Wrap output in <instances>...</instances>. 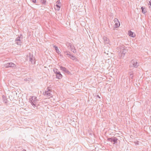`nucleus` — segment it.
I'll use <instances>...</instances> for the list:
<instances>
[{
    "mask_svg": "<svg viewBox=\"0 0 151 151\" xmlns=\"http://www.w3.org/2000/svg\"><path fill=\"white\" fill-rule=\"evenodd\" d=\"M139 65V64L137 63V60H131L129 65V68H131L132 67L137 68Z\"/></svg>",
    "mask_w": 151,
    "mask_h": 151,
    "instance_id": "f257e3e1",
    "label": "nucleus"
},
{
    "mask_svg": "<svg viewBox=\"0 0 151 151\" xmlns=\"http://www.w3.org/2000/svg\"><path fill=\"white\" fill-rule=\"evenodd\" d=\"M53 70L54 73L56 74V76L57 78L60 79L62 78L63 76L57 69L54 68L53 69Z\"/></svg>",
    "mask_w": 151,
    "mask_h": 151,
    "instance_id": "f03ea898",
    "label": "nucleus"
},
{
    "mask_svg": "<svg viewBox=\"0 0 151 151\" xmlns=\"http://www.w3.org/2000/svg\"><path fill=\"white\" fill-rule=\"evenodd\" d=\"M23 39V36L22 35H21L20 36L17 37L15 39V43L17 45H21L22 43V40Z\"/></svg>",
    "mask_w": 151,
    "mask_h": 151,
    "instance_id": "7ed1b4c3",
    "label": "nucleus"
},
{
    "mask_svg": "<svg viewBox=\"0 0 151 151\" xmlns=\"http://www.w3.org/2000/svg\"><path fill=\"white\" fill-rule=\"evenodd\" d=\"M108 141L113 142L114 144H116L117 143L118 139L115 137H113L111 138H108L107 139Z\"/></svg>",
    "mask_w": 151,
    "mask_h": 151,
    "instance_id": "20e7f679",
    "label": "nucleus"
},
{
    "mask_svg": "<svg viewBox=\"0 0 151 151\" xmlns=\"http://www.w3.org/2000/svg\"><path fill=\"white\" fill-rule=\"evenodd\" d=\"M66 45L67 46L68 48L70 49L74 53H76V51L75 47L74 48L73 50V47L71 44L70 43L67 42L66 43Z\"/></svg>",
    "mask_w": 151,
    "mask_h": 151,
    "instance_id": "39448f33",
    "label": "nucleus"
},
{
    "mask_svg": "<svg viewBox=\"0 0 151 151\" xmlns=\"http://www.w3.org/2000/svg\"><path fill=\"white\" fill-rule=\"evenodd\" d=\"M30 101L31 104L33 106H35L36 107V104H35L33 103V101H37V97L35 96H32L31 98L29 99Z\"/></svg>",
    "mask_w": 151,
    "mask_h": 151,
    "instance_id": "423d86ee",
    "label": "nucleus"
},
{
    "mask_svg": "<svg viewBox=\"0 0 151 151\" xmlns=\"http://www.w3.org/2000/svg\"><path fill=\"white\" fill-rule=\"evenodd\" d=\"M64 53L65 55L68 56V57L70 58L73 60H75L76 59V58L75 56L71 55L70 52L68 51H64Z\"/></svg>",
    "mask_w": 151,
    "mask_h": 151,
    "instance_id": "0eeeda50",
    "label": "nucleus"
},
{
    "mask_svg": "<svg viewBox=\"0 0 151 151\" xmlns=\"http://www.w3.org/2000/svg\"><path fill=\"white\" fill-rule=\"evenodd\" d=\"M47 91H45V92H43V94L44 95L46 96L47 97H52V95L49 92L51 91V90L49 89V87L47 88Z\"/></svg>",
    "mask_w": 151,
    "mask_h": 151,
    "instance_id": "6e6552de",
    "label": "nucleus"
},
{
    "mask_svg": "<svg viewBox=\"0 0 151 151\" xmlns=\"http://www.w3.org/2000/svg\"><path fill=\"white\" fill-rule=\"evenodd\" d=\"M60 69L65 73L68 74H71L70 72L66 68L64 67H63L62 66H60Z\"/></svg>",
    "mask_w": 151,
    "mask_h": 151,
    "instance_id": "1a4fd4ad",
    "label": "nucleus"
},
{
    "mask_svg": "<svg viewBox=\"0 0 151 151\" xmlns=\"http://www.w3.org/2000/svg\"><path fill=\"white\" fill-rule=\"evenodd\" d=\"M29 61L32 64H35V59L34 57H33L31 53H29Z\"/></svg>",
    "mask_w": 151,
    "mask_h": 151,
    "instance_id": "9d476101",
    "label": "nucleus"
},
{
    "mask_svg": "<svg viewBox=\"0 0 151 151\" xmlns=\"http://www.w3.org/2000/svg\"><path fill=\"white\" fill-rule=\"evenodd\" d=\"M4 66L6 68L9 67H14L16 66L15 65L12 63H7L4 65Z\"/></svg>",
    "mask_w": 151,
    "mask_h": 151,
    "instance_id": "9b49d317",
    "label": "nucleus"
},
{
    "mask_svg": "<svg viewBox=\"0 0 151 151\" xmlns=\"http://www.w3.org/2000/svg\"><path fill=\"white\" fill-rule=\"evenodd\" d=\"M127 52V50L125 49H123L122 50V53L120 54V56L121 58H123L125 54Z\"/></svg>",
    "mask_w": 151,
    "mask_h": 151,
    "instance_id": "f8f14e48",
    "label": "nucleus"
},
{
    "mask_svg": "<svg viewBox=\"0 0 151 151\" xmlns=\"http://www.w3.org/2000/svg\"><path fill=\"white\" fill-rule=\"evenodd\" d=\"M114 21L115 23V27L117 28L119 27L120 25V23L118 19L116 18H115L114 20Z\"/></svg>",
    "mask_w": 151,
    "mask_h": 151,
    "instance_id": "ddd939ff",
    "label": "nucleus"
},
{
    "mask_svg": "<svg viewBox=\"0 0 151 151\" xmlns=\"http://www.w3.org/2000/svg\"><path fill=\"white\" fill-rule=\"evenodd\" d=\"M128 34L129 35L132 37H134L135 36V35L134 33L132 32L131 31H129L128 32Z\"/></svg>",
    "mask_w": 151,
    "mask_h": 151,
    "instance_id": "4468645a",
    "label": "nucleus"
},
{
    "mask_svg": "<svg viewBox=\"0 0 151 151\" xmlns=\"http://www.w3.org/2000/svg\"><path fill=\"white\" fill-rule=\"evenodd\" d=\"M103 40L105 43L108 44L109 42V40L107 37H103Z\"/></svg>",
    "mask_w": 151,
    "mask_h": 151,
    "instance_id": "2eb2a0df",
    "label": "nucleus"
},
{
    "mask_svg": "<svg viewBox=\"0 0 151 151\" xmlns=\"http://www.w3.org/2000/svg\"><path fill=\"white\" fill-rule=\"evenodd\" d=\"M2 97H3V102L6 104L7 103V100L6 97H5L4 96H3Z\"/></svg>",
    "mask_w": 151,
    "mask_h": 151,
    "instance_id": "dca6fc26",
    "label": "nucleus"
},
{
    "mask_svg": "<svg viewBox=\"0 0 151 151\" xmlns=\"http://www.w3.org/2000/svg\"><path fill=\"white\" fill-rule=\"evenodd\" d=\"M54 47L55 48L56 52L59 54L60 52L58 47L55 46Z\"/></svg>",
    "mask_w": 151,
    "mask_h": 151,
    "instance_id": "f3484780",
    "label": "nucleus"
},
{
    "mask_svg": "<svg viewBox=\"0 0 151 151\" xmlns=\"http://www.w3.org/2000/svg\"><path fill=\"white\" fill-rule=\"evenodd\" d=\"M141 9L142 10V12L143 13L145 14L146 12H146V10L145 9V8L144 7L142 6L141 7Z\"/></svg>",
    "mask_w": 151,
    "mask_h": 151,
    "instance_id": "a211bd4d",
    "label": "nucleus"
},
{
    "mask_svg": "<svg viewBox=\"0 0 151 151\" xmlns=\"http://www.w3.org/2000/svg\"><path fill=\"white\" fill-rule=\"evenodd\" d=\"M55 6L56 7H57L56 10L58 11H59L60 8V5L58 4H56Z\"/></svg>",
    "mask_w": 151,
    "mask_h": 151,
    "instance_id": "6ab92c4d",
    "label": "nucleus"
},
{
    "mask_svg": "<svg viewBox=\"0 0 151 151\" xmlns=\"http://www.w3.org/2000/svg\"><path fill=\"white\" fill-rule=\"evenodd\" d=\"M40 1L41 3L43 4H46V0H41Z\"/></svg>",
    "mask_w": 151,
    "mask_h": 151,
    "instance_id": "aec40b11",
    "label": "nucleus"
},
{
    "mask_svg": "<svg viewBox=\"0 0 151 151\" xmlns=\"http://www.w3.org/2000/svg\"><path fill=\"white\" fill-rule=\"evenodd\" d=\"M133 73H131L130 74V76H129V78H130L132 79L133 78Z\"/></svg>",
    "mask_w": 151,
    "mask_h": 151,
    "instance_id": "412c9836",
    "label": "nucleus"
},
{
    "mask_svg": "<svg viewBox=\"0 0 151 151\" xmlns=\"http://www.w3.org/2000/svg\"><path fill=\"white\" fill-rule=\"evenodd\" d=\"M56 3L57 4L60 5L61 4V3L60 2V0H58L57 2H56Z\"/></svg>",
    "mask_w": 151,
    "mask_h": 151,
    "instance_id": "4be33fe9",
    "label": "nucleus"
},
{
    "mask_svg": "<svg viewBox=\"0 0 151 151\" xmlns=\"http://www.w3.org/2000/svg\"><path fill=\"white\" fill-rule=\"evenodd\" d=\"M32 1L34 3H36V0H32Z\"/></svg>",
    "mask_w": 151,
    "mask_h": 151,
    "instance_id": "5701e85b",
    "label": "nucleus"
},
{
    "mask_svg": "<svg viewBox=\"0 0 151 151\" xmlns=\"http://www.w3.org/2000/svg\"><path fill=\"white\" fill-rule=\"evenodd\" d=\"M149 4L150 5H151V0H149Z\"/></svg>",
    "mask_w": 151,
    "mask_h": 151,
    "instance_id": "b1692460",
    "label": "nucleus"
},
{
    "mask_svg": "<svg viewBox=\"0 0 151 151\" xmlns=\"http://www.w3.org/2000/svg\"><path fill=\"white\" fill-rule=\"evenodd\" d=\"M98 98H100V97L98 95L96 97V99H97Z\"/></svg>",
    "mask_w": 151,
    "mask_h": 151,
    "instance_id": "393cba45",
    "label": "nucleus"
},
{
    "mask_svg": "<svg viewBox=\"0 0 151 151\" xmlns=\"http://www.w3.org/2000/svg\"><path fill=\"white\" fill-rule=\"evenodd\" d=\"M33 103H35V104H36V101H33Z\"/></svg>",
    "mask_w": 151,
    "mask_h": 151,
    "instance_id": "a878e982",
    "label": "nucleus"
},
{
    "mask_svg": "<svg viewBox=\"0 0 151 151\" xmlns=\"http://www.w3.org/2000/svg\"><path fill=\"white\" fill-rule=\"evenodd\" d=\"M73 47V50L74 48V47H74V46H73V47Z\"/></svg>",
    "mask_w": 151,
    "mask_h": 151,
    "instance_id": "bb28decb",
    "label": "nucleus"
},
{
    "mask_svg": "<svg viewBox=\"0 0 151 151\" xmlns=\"http://www.w3.org/2000/svg\"><path fill=\"white\" fill-rule=\"evenodd\" d=\"M22 151H25V150L24 151V150H22Z\"/></svg>",
    "mask_w": 151,
    "mask_h": 151,
    "instance_id": "cd10ccee",
    "label": "nucleus"
}]
</instances>
